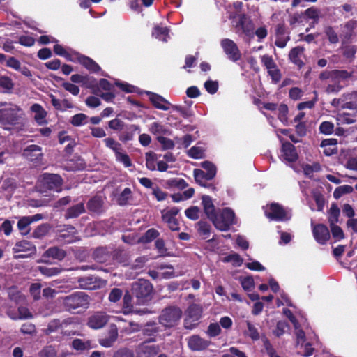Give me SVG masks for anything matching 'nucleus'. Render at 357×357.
<instances>
[{
  "label": "nucleus",
  "mask_w": 357,
  "mask_h": 357,
  "mask_svg": "<svg viewBox=\"0 0 357 357\" xmlns=\"http://www.w3.org/2000/svg\"><path fill=\"white\" fill-rule=\"evenodd\" d=\"M202 307L199 305L192 304L186 311L185 325L188 328H192L195 324L192 322L198 321L202 317Z\"/></svg>",
  "instance_id": "9b49d317"
},
{
  "label": "nucleus",
  "mask_w": 357,
  "mask_h": 357,
  "mask_svg": "<svg viewBox=\"0 0 357 357\" xmlns=\"http://www.w3.org/2000/svg\"><path fill=\"white\" fill-rule=\"evenodd\" d=\"M167 185L169 187H178L179 188H184L186 186V183L184 180L181 178H173L167 181Z\"/></svg>",
  "instance_id": "69168bd1"
},
{
  "label": "nucleus",
  "mask_w": 357,
  "mask_h": 357,
  "mask_svg": "<svg viewBox=\"0 0 357 357\" xmlns=\"http://www.w3.org/2000/svg\"><path fill=\"white\" fill-rule=\"evenodd\" d=\"M188 154L190 158L199 159L204 156V149L200 146H193L188 150Z\"/></svg>",
  "instance_id": "a18cd8bd"
},
{
  "label": "nucleus",
  "mask_w": 357,
  "mask_h": 357,
  "mask_svg": "<svg viewBox=\"0 0 357 357\" xmlns=\"http://www.w3.org/2000/svg\"><path fill=\"white\" fill-rule=\"evenodd\" d=\"M153 290L151 283L146 280H139L132 284V291L139 304H143L151 299Z\"/></svg>",
  "instance_id": "7ed1b4c3"
},
{
  "label": "nucleus",
  "mask_w": 357,
  "mask_h": 357,
  "mask_svg": "<svg viewBox=\"0 0 357 357\" xmlns=\"http://www.w3.org/2000/svg\"><path fill=\"white\" fill-rule=\"evenodd\" d=\"M146 167L151 171L156 170V165L158 161V156L152 151L147 152L145 155Z\"/></svg>",
  "instance_id": "7c9ffc66"
},
{
  "label": "nucleus",
  "mask_w": 357,
  "mask_h": 357,
  "mask_svg": "<svg viewBox=\"0 0 357 357\" xmlns=\"http://www.w3.org/2000/svg\"><path fill=\"white\" fill-rule=\"evenodd\" d=\"M353 187L349 185H344L337 187L333 192V197L337 199L345 194H349L353 192Z\"/></svg>",
  "instance_id": "ea45409f"
},
{
  "label": "nucleus",
  "mask_w": 357,
  "mask_h": 357,
  "mask_svg": "<svg viewBox=\"0 0 357 357\" xmlns=\"http://www.w3.org/2000/svg\"><path fill=\"white\" fill-rule=\"evenodd\" d=\"M281 158L283 160L289 162H294L298 158V154L295 147L291 143H283L282 146Z\"/></svg>",
  "instance_id": "f3484780"
},
{
  "label": "nucleus",
  "mask_w": 357,
  "mask_h": 357,
  "mask_svg": "<svg viewBox=\"0 0 357 357\" xmlns=\"http://www.w3.org/2000/svg\"><path fill=\"white\" fill-rule=\"evenodd\" d=\"M332 236L335 238L336 241H340L344 238V235L342 229L336 225H330Z\"/></svg>",
  "instance_id": "603ef678"
},
{
  "label": "nucleus",
  "mask_w": 357,
  "mask_h": 357,
  "mask_svg": "<svg viewBox=\"0 0 357 357\" xmlns=\"http://www.w3.org/2000/svg\"><path fill=\"white\" fill-rule=\"evenodd\" d=\"M132 197V191L129 188H126L117 198V202L119 205L127 204Z\"/></svg>",
  "instance_id": "72a5a7b5"
},
{
  "label": "nucleus",
  "mask_w": 357,
  "mask_h": 357,
  "mask_svg": "<svg viewBox=\"0 0 357 357\" xmlns=\"http://www.w3.org/2000/svg\"><path fill=\"white\" fill-rule=\"evenodd\" d=\"M214 226L220 231H227L234 223V213L229 208H224L220 214H216L211 220Z\"/></svg>",
  "instance_id": "20e7f679"
},
{
  "label": "nucleus",
  "mask_w": 357,
  "mask_h": 357,
  "mask_svg": "<svg viewBox=\"0 0 357 357\" xmlns=\"http://www.w3.org/2000/svg\"><path fill=\"white\" fill-rule=\"evenodd\" d=\"M31 223V220H30L28 216L22 217L19 220L17 227L22 234L26 235L29 232V226Z\"/></svg>",
  "instance_id": "c9c22d12"
},
{
  "label": "nucleus",
  "mask_w": 357,
  "mask_h": 357,
  "mask_svg": "<svg viewBox=\"0 0 357 357\" xmlns=\"http://www.w3.org/2000/svg\"><path fill=\"white\" fill-rule=\"evenodd\" d=\"M77 61L91 72H97L100 70L99 66L91 59L84 55H77Z\"/></svg>",
  "instance_id": "393cba45"
},
{
  "label": "nucleus",
  "mask_w": 357,
  "mask_h": 357,
  "mask_svg": "<svg viewBox=\"0 0 357 357\" xmlns=\"http://www.w3.org/2000/svg\"><path fill=\"white\" fill-rule=\"evenodd\" d=\"M63 303L68 310L86 308L89 304V298L84 293L78 292L65 297Z\"/></svg>",
  "instance_id": "39448f33"
},
{
  "label": "nucleus",
  "mask_w": 357,
  "mask_h": 357,
  "mask_svg": "<svg viewBox=\"0 0 357 357\" xmlns=\"http://www.w3.org/2000/svg\"><path fill=\"white\" fill-rule=\"evenodd\" d=\"M204 87L209 93L214 94L218 91V84L217 82L208 80L204 83Z\"/></svg>",
  "instance_id": "774afa93"
},
{
  "label": "nucleus",
  "mask_w": 357,
  "mask_h": 357,
  "mask_svg": "<svg viewBox=\"0 0 357 357\" xmlns=\"http://www.w3.org/2000/svg\"><path fill=\"white\" fill-rule=\"evenodd\" d=\"M221 46L230 60L236 61L240 59V51L233 40L228 38L223 39L221 41Z\"/></svg>",
  "instance_id": "9d476101"
},
{
  "label": "nucleus",
  "mask_w": 357,
  "mask_h": 357,
  "mask_svg": "<svg viewBox=\"0 0 357 357\" xmlns=\"http://www.w3.org/2000/svg\"><path fill=\"white\" fill-rule=\"evenodd\" d=\"M54 52L56 54L65 57L67 59H70V54L67 49L59 44H55L54 46Z\"/></svg>",
  "instance_id": "680f3d73"
},
{
  "label": "nucleus",
  "mask_w": 357,
  "mask_h": 357,
  "mask_svg": "<svg viewBox=\"0 0 357 357\" xmlns=\"http://www.w3.org/2000/svg\"><path fill=\"white\" fill-rule=\"evenodd\" d=\"M277 110L278 112V119H279V120L282 123L286 125L287 123V121H288V118H287L288 107H287V106L286 105H284V104H281V105H280L278 106Z\"/></svg>",
  "instance_id": "37998d69"
},
{
  "label": "nucleus",
  "mask_w": 357,
  "mask_h": 357,
  "mask_svg": "<svg viewBox=\"0 0 357 357\" xmlns=\"http://www.w3.org/2000/svg\"><path fill=\"white\" fill-rule=\"evenodd\" d=\"M160 270V277L164 279H169L174 276V272L172 266L161 264L159 266Z\"/></svg>",
  "instance_id": "79ce46f5"
},
{
  "label": "nucleus",
  "mask_w": 357,
  "mask_h": 357,
  "mask_svg": "<svg viewBox=\"0 0 357 357\" xmlns=\"http://www.w3.org/2000/svg\"><path fill=\"white\" fill-rule=\"evenodd\" d=\"M22 116L23 112L19 107L9 104L0 110V123L5 129L10 130L12 126L20 123Z\"/></svg>",
  "instance_id": "f257e3e1"
},
{
  "label": "nucleus",
  "mask_w": 357,
  "mask_h": 357,
  "mask_svg": "<svg viewBox=\"0 0 357 357\" xmlns=\"http://www.w3.org/2000/svg\"><path fill=\"white\" fill-rule=\"evenodd\" d=\"M200 166L206 171L207 173L208 179H212L216 174V167L215 166L209 161L202 162Z\"/></svg>",
  "instance_id": "e433bc0d"
},
{
  "label": "nucleus",
  "mask_w": 357,
  "mask_h": 357,
  "mask_svg": "<svg viewBox=\"0 0 357 357\" xmlns=\"http://www.w3.org/2000/svg\"><path fill=\"white\" fill-rule=\"evenodd\" d=\"M210 342L198 335H192L188 339L189 348L192 351H202L206 349Z\"/></svg>",
  "instance_id": "a211bd4d"
},
{
  "label": "nucleus",
  "mask_w": 357,
  "mask_h": 357,
  "mask_svg": "<svg viewBox=\"0 0 357 357\" xmlns=\"http://www.w3.org/2000/svg\"><path fill=\"white\" fill-rule=\"evenodd\" d=\"M13 251L14 253L29 252L28 254H20L15 256L16 259L25 258L29 257L31 254H35L36 248L30 242L27 241H21L15 244L13 248Z\"/></svg>",
  "instance_id": "f8f14e48"
},
{
  "label": "nucleus",
  "mask_w": 357,
  "mask_h": 357,
  "mask_svg": "<svg viewBox=\"0 0 357 357\" xmlns=\"http://www.w3.org/2000/svg\"><path fill=\"white\" fill-rule=\"evenodd\" d=\"M149 130L153 135H157V137L158 136H162L169 133V130L166 128L162 123L158 121L152 123L149 126Z\"/></svg>",
  "instance_id": "cd10ccee"
},
{
  "label": "nucleus",
  "mask_w": 357,
  "mask_h": 357,
  "mask_svg": "<svg viewBox=\"0 0 357 357\" xmlns=\"http://www.w3.org/2000/svg\"><path fill=\"white\" fill-rule=\"evenodd\" d=\"M31 111L34 114V119L39 125L47 123V112L39 104H33L31 107Z\"/></svg>",
  "instance_id": "aec40b11"
},
{
  "label": "nucleus",
  "mask_w": 357,
  "mask_h": 357,
  "mask_svg": "<svg viewBox=\"0 0 357 357\" xmlns=\"http://www.w3.org/2000/svg\"><path fill=\"white\" fill-rule=\"evenodd\" d=\"M337 141L336 139H326L321 142V146L324 149V153L330 156L337 151Z\"/></svg>",
  "instance_id": "4be33fe9"
},
{
  "label": "nucleus",
  "mask_w": 357,
  "mask_h": 357,
  "mask_svg": "<svg viewBox=\"0 0 357 357\" xmlns=\"http://www.w3.org/2000/svg\"><path fill=\"white\" fill-rule=\"evenodd\" d=\"M80 287L86 289H96L105 285V282L94 276L80 278L78 280Z\"/></svg>",
  "instance_id": "4468645a"
},
{
  "label": "nucleus",
  "mask_w": 357,
  "mask_h": 357,
  "mask_svg": "<svg viewBox=\"0 0 357 357\" xmlns=\"http://www.w3.org/2000/svg\"><path fill=\"white\" fill-rule=\"evenodd\" d=\"M123 291L120 289L114 288L113 289L109 295V300L111 302H117L122 297Z\"/></svg>",
  "instance_id": "338daca9"
},
{
  "label": "nucleus",
  "mask_w": 357,
  "mask_h": 357,
  "mask_svg": "<svg viewBox=\"0 0 357 357\" xmlns=\"http://www.w3.org/2000/svg\"><path fill=\"white\" fill-rule=\"evenodd\" d=\"M303 169L305 175L311 176L313 172L320 171L321 167L318 163H314L312 165L306 164L303 166Z\"/></svg>",
  "instance_id": "5fc2aeb1"
},
{
  "label": "nucleus",
  "mask_w": 357,
  "mask_h": 357,
  "mask_svg": "<svg viewBox=\"0 0 357 357\" xmlns=\"http://www.w3.org/2000/svg\"><path fill=\"white\" fill-rule=\"evenodd\" d=\"M87 116L84 114L80 113L74 115L70 120V123L74 126H80L82 125H84L87 121Z\"/></svg>",
  "instance_id": "49530a36"
},
{
  "label": "nucleus",
  "mask_w": 357,
  "mask_h": 357,
  "mask_svg": "<svg viewBox=\"0 0 357 357\" xmlns=\"http://www.w3.org/2000/svg\"><path fill=\"white\" fill-rule=\"evenodd\" d=\"M72 347L79 351L89 350L96 347L91 340L75 339L71 343Z\"/></svg>",
  "instance_id": "b1692460"
},
{
  "label": "nucleus",
  "mask_w": 357,
  "mask_h": 357,
  "mask_svg": "<svg viewBox=\"0 0 357 357\" xmlns=\"http://www.w3.org/2000/svg\"><path fill=\"white\" fill-rule=\"evenodd\" d=\"M202 200L204 212L207 217L211 220L217 214L213 201L208 195H203Z\"/></svg>",
  "instance_id": "412c9836"
},
{
  "label": "nucleus",
  "mask_w": 357,
  "mask_h": 357,
  "mask_svg": "<svg viewBox=\"0 0 357 357\" xmlns=\"http://www.w3.org/2000/svg\"><path fill=\"white\" fill-rule=\"evenodd\" d=\"M152 35L155 38L163 42H167L169 38L168 28L166 26H160L159 25H157L153 28Z\"/></svg>",
  "instance_id": "bb28decb"
},
{
  "label": "nucleus",
  "mask_w": 357,
  "mask_h": 357,
  "mask_svg": "<svg viewBox=\"0 0 357 357\" xmlns=\"http://www.w3.org/2000/svg\"><path fill=\"white\" fill-rule=\"evenodd\" d=\"M232 19V24L239 31H242L246 35L250 36L252 33V25L249 19L244 15L236 13L234 16H231Z\"/></svg>",
  "instance_id": "0eeeda50"
},
{
  "label": "nucleus",
  "mask_w": 357,
  "mask_h": 357,
  "mask_svg": "<svg viewBox=\"0 0 357 357\" xmlns=\"http://www.w3.org/2000/svg\"><path fill=\"white\" fill-rule=\"evenodd\" d=\"M159 233L154 229H149L145 234L141 238L140 241L143 243H148L155 239Z\"/></svg>",
  "instance_id": "8fccbe9b"
},
{
  "label": "nucleus",
  "mask_w": 357,
  "mask_h": 357,
  "mask_svg": "<svg viewBox=\"0 0 357 357\" xmlns=\"http://www.w3.org/2000/svg\"><path fill=\"white\" fill-rule=\"evenodd\" d=\"M157 139L159 142V143L162 145V148L165 149H172L174 146L173 141L163 136H158L157 137Z\"/></svg>",
  "instance_id": "e2e57ef3"
},
{
  "label": "nucleus",
  "mask_w": 357,
  "mask_h": 357,
  "mask_svg": "<svg viewBox=\"0 0 357 357\" xmlns=\"http://www.w3.org/2000/svg\"><path fill=\"white\" fill-rule=\"evenodd\" d=\"M9 316L13 319H28L31 318V314L29 312V310L24 307H20L18 308V314L17 315H12L9 314Z\"/></svg>",
  "instance_id": "09e8293b"
},
{
  "label": "nucleus",
  "mask_w": 357,
  "mask_h": 357,
  "mask_svg": "<svg viewBox=\"0 0 357 357\" xmlns=\"http://www.w3.org/2000/svg\"><path fill=\"white\" fill-rule=\"evenodd\" d=\"M312 234L315 241L321 245L326 244L330 239V233L328 227L323 224H314L311 222Z\"/></svg>",
  "instance_id": "1a4fd4ad"
},
{
  "label": "nucleus",
  "mask_w": 357,
  "mask_h": 357,
  "mask_svg": "<svg viewBox=\"0 0 357 357\" xmlns=\"http://www.w3.org/2000/svg\"><path fill=\"white\" fill-rule=\"evenodd\" d=\"M118 331L115 326H112L109 331V335L107 338H102L100 340V344L105 347H109L116 340Z\"/></svg>",
  "instance_id": "c756f323"
},
{
  "label": "nucleus",
  "mask_w": 357,
  "mask_h": 357,
  "mask_svg": "<svg viewBox=\"0 0 357 357\" xmlns=\"http://www.w3.org/2000/svg\"><path fill=\"white\" fill-rule=\"evenodd\" d=\"M265 214L268 218L278 221L287 220L291 218V213L277 204L267 205L265 208Z\"/></svg>",
  "instance_id": "423d86ee"
},
{
  "label": "nucleus",
  "mask_w": 357,
  "mask_h": 357,
  "mask_svg": "<svg viewBox=\"0 0 357 357\" xmlns=\"http://www.w3.org/2000/svg\"><path fill=\"white\" fill-rule=\"evenodd\" d=\"M23 155L29 160L39 162L43 155L41 148L37 145H30L24 150Z\"/></svg>",
  "instance_id": "6ab92c4d"
},
{
  "label": "nucleus",
  "mask_w": 357,
  "mask_h": 357,
  "mask_svg": "<svg viewBox=\"0 0 357 357\" xmlns=\"http://www.w3.org/2000/svg\"><path fill=\"white\" fill-rule=\"evenodd\" d=\"M84 211V204L80 203L68 209L66 216L68 218H75Z\"/></svg>",
  "instance_id": "a19ab883"
},
{
  "label": "nucleus",
  "mask_w": 357,
  "mask_h": 357,
  "mask_svg": "<svg viewBox=\"0 0 357 357\" xmlns=\"http://www.w3.org/2000/svg\"><path fill=\"white\" fill-rule=\"evenodd\" d=\"M149 100L154 105V107L158 109L163 111H167L170 109L174 110H179L180 107L176 105H172L169 101L165 100L163 97L153 93H149Z\"/></svg>",
  "instance_id": "ddd939ff"
},
{
  "label": "nucleus",
  "mask_w": 357,
  "mask_h": 357,
  "mask_svg": "<svg viewBox=\"0 0 357 357\" xmlns=\"http://www.w3.org/2000/svg\"><path fill=\"white\" fill-rule=\"evenodd\" d=\"M65 256L66 253L63 250L55 247L49 248L44 254V257H52L58 260L63 259Z\"/></svg>",
  "instance_id": "473e14b6"
},
{
  "label": "nucleus",
  "mask_w": 357,
  "mask_h": 357,
  "mask_svg": "<svg viewBox=\"0 0 357 357\" xmlns=\"http://www.w3.org/2000/svg\"><path fill=\"white\" fill-rule=\"evenodd\" d=\"M305 15L308 19H312L314 21V22H317L319 18L320 12L318 9L312 7L307 9L305 11Z\"/></svg>",
  "instance_id": "13d9d810"
},
{
  "label": "nucleus",
  "mask_w": 357,
  "mask_h": 357,
  "mask_svg": "<svg viewBox=\"0 0 357 357\" xmlns=\"http://www.w3.org/2000/svg\"><path fill=\"white\" fill-rule=\"evenodd\" d=\"M109 321L108 316L102 312H97L91 316L88 321V326L93 329L103 327Z\"/></svg>",
  "instance_id": "dca6fc26"
},
{
  "label": "nucleus",
  "mask_w": 357,
  "mask_h": 357,
  "mask_svg": "<svg viewBox=\"0 0 357 357\" xmlns=\"http://www.w3.org/2000/svg\"><path fill=\"white\" fill-rule=\"evenodd\" d=\"M313 198L316 202L318 211H322L324 206L325 200L323 195L318 191L313 192Z\"/></svg>",
  "instance_id": "052dcab7"
},
{
  "label": "nucleus",
  "mask_w": 357,
  "mask_h": 357,
  "mask_svg": "<svg viewBox=\"0 0 357 357\" xmlns=\"http://www.w3.org/2000/svg\"><path fill=\"white\" fill-rule=\"evenodd\" d=\"M320 132L325 135H330L333 133L334 130V125L331 122L324 121L321 123L319 126Z\"/></svg>",
  "instance_id": "bf43d9fd"
},
{
  "label": "nucleus",
  "mask_w": 357,
  "mask_h": 357,
  "mask_svg": "<svg viewBox=\"0 0 357 357\" xmlns=\"http://www.w3.org/2000/svg\"><path fill=\"white\" fill-rule=\"evenodd\" d=\"M158 352L159 347L149 342H143L137 349V357H154Z\"/></svg>",
  "instance_id": "2eb2a0df"
},
{
  "label": "nucleus",
  "mask_w": 357,
  "mask_h": 357,
  "mask_svg": "<svg viewBox=\"0 0 357 357\" xmlns=\"http://www.w3.org/2000/svg\"><path fill=\"white\" fill-rule=\"evenodd\" d=\"M38 270L43 275L47 277L56 275L61 272V269L58 267L48 268L39 266Z\"/></svg>",
  "instance_id": "c03bdc74"
},
{
  "label": "nucleus",
  "mask_w": 357,
  "mask_h": 357,
  "mask_svg": "<svg viewBox=\"0 0 357 357\" xmlns=\"http://www.w3.org/2000/svg\"><path fill=\"white\" fill-rule=\"evenodd\" d=\"M221 261L224 263H231L234 266H240L243 263L242 258L235 252H231L227 256L222 257Z\"/></svg>",
  "instance_id": "2f4dec72"
},
{
  "label": "nucleus",
  "mask_w": 357,
  "mask_h": 357,
  "mask_svg": "<svg viewBox=\"0 0 357 357\" xmlns=\"http://www.w3.org/2000/svg\"><path fill=\"white\" fill-rule=\"evenodd\" d=\"M104 142L106 146L111 149L115 154L122 149L121 144L112 138H106L105 139Z\"/></svg>",
  "instance_id": "de8ad7c7"
},
{
  "label": "nucleus",
  "mask_w": 357,
  "mask_h": 357,
  "mask_svg": "<svg viewBox=\"0 0 357 357\" xmlns=\"http://www.w3.org/2000/svg\"><path fill=\"white\" fill-rule=\"evenodd\" d=\"M193 174L195 181L199 183H202L204 181H208L207 176V173L205 172V171L199 169H195L193 171Z\"/></svg>",
  "instance_id": "6e6d98bb"
},
{
  "label": "nucleus",
  "mask_w": 357,
  "mask_h": 357,
  "mask_svg": "<svg viewBox=\"0 0 357 357\" xmlns=\"http://www.w3.org/2000/svg\"><path fill=\"white\" fill-rule=\"evenodd\" d=\"M61 176L57 174H43L39 179V183L41 185L56 192L61 191Z\"/></svg>",
  "instance_id": "6e6552de"
},
{
  "label": "nucleus",
  "mask_w": 357,
  "mask_h": 357,
  "mask_svg": "<svg viewBox=\"0 0 357 357\" xmlns=\"http://www.w3.org/2000/svg\"><path fill=\"white\" fill-rule=\"evenodd\" d=\"M199 208L197 206H191L185 210V215L191 220H197L199 216Z\"/></svg>",
  "instance_id": "4d7b16f0"
},
{
  "label": "nucleus",
  "mask_w": 357,
  "mask_h": 357,
  "mask_svg": "<svg viewBox=\"0 0 357 357\" xmlns=\"http://www.w3.org/2000/svg\"><path fill=\"white\" fill-rule=\"evenodd\" d=\"M41 284L40 283H33L30 287V293L35 300L40 298Z\"/></svg>",
  "instance_id": "0e129e2a"
},
{
  "label": "nucleus",
  "mask_w": 357,
  "mask_h": 357,
  "mask_svg": "<svg viewBox=\"0 0 357 357\" xmlns=\"http://www.w3.org/2000/svg\"><path fill=\"white\" fill-rule=\"evenodd\" d=\"M289 56L294 64L301 67L303 65L304 49L301 47H296L291 50Z\"/></svg>",
  "instance_id": "5701e85b"
},
{
  "label": "nucleus",
  "mask_w": 357,
  "mask_h": 357,
  "mask_svg": "<svg viewBox=\"0 0 357 357\" xmlns=\"http://www.w3.org/2000/svg\"><path fill=\"white\" fill-rule=\"evenodd\" d=\"M339 215H340V209L337 207V206L335 204L331 205L330 210H329V215H328V221H329L330 225H335L338 222Z\"/></svg>",
  "instance_id": "58836bf2"
},
{
  "label": "nucleus",
  "mask_w": 357,
  "mask_h": 357,
  "mask_svg": "<svg viewBox=\"0 0 357 357\" xmlns=\"http://www.w3.org/2000/svg\"><path fill=\"white\" fill-rule=\"evenodd\" d=\"M248 331L246 335L250 337L252 340H256L259 338V334L257 329L249 321H246Z\"/></svg>",
  "instance_id": "864d4df0"
},
{
  "label": "nucleus",
  "mask_w": 357,
  "mask_h": 357,
  "mask_svg": "<svg viewBox=\"0 0 357 357\" xmlns=\"http://www.w3.org/2000/svg\"><path fill=\"white\" fill-rule=\"evenodd\" d=\"M70 79L73 83L82 84L87 88H93L95 86L94 79L88 76L74 74L71 76Z\"/></svg>",
  "instance_id": "a878e982"
},
{
  "label": "nucleus",
  "mask_w": 357,
  "mask_h": 357,
  "mask_svg": "<svg viewBox=\"0 0 357 357\" xmlns=\"http://www.w3.org/2000/svg\"><path fill=\"white\" fill-rule=\"evenodd\" d=\"M115 158L116 160L122 163L125 167H130L132 166L131 160L123 149L115 154Z\"/></svg>",
  "instance_id": "f704fd0d"
},
{
  "label": "nucleus",
  "mask_w": 357,
  "mask_h": 357,
  "mask_svg": "<svg viewBox=\"0 0 357 357\" xmlns=\"http://www.w3.org/2000/svg\"><path fill=\"white\" fill-rule=\"evenodd\" d=\"M239 281L245 291H251L255 287V282L252 276L241 277Z\"/></svg>",
  "instance_id": "4c0bfd02"
},
{
  "label": "nucleus",
  "mask_w": 357,
  "mask_h": 357,
  "mask_svg": "<svg viewBox=\"0 0 357 357\" xmlns=\"http://www.w3.org/2000/svg\"><path fill=\"white\" fill-rule=\"evenodd\" d=\"M261 61L262 64L266 67L267 70L270 69H273L277 67L276 63L273 61L271 56L269 55H264L261 57Z\"/></svg>",
  "instance_id": "3c124183"
},
{
  "label": "nucleus",
  "mask_w": 357,
  "mask_h": 357,
  "mask_svg": "<svg viewBox=\"0 0 357 357\" xmlns=\"http://www.w3.org/2000/svg\"><path fill=\"white\" fill-rule=\"evenodd\" d=\"M182 316V311L177 307H168L164 309L159 317V322L165 327L176 326Z\"/></svg>",
  "instance_id": "f03ea898"
},
{
  "label": "nucleus",
  "mask_w": 357,
  "mask_h": 357,
  "mask_svg": "<svg viewBox=\"0 0 357 357\" xmlns=\"http://www.w3.org/2000/svg\"><path fill=\"white\" fill-rule=\"evenodd\" d=\"M180 210L176 207L170 208H165L161 211L162 220L168 223L174 220H176V216L179 213Z\"/></svg>",
  "instance_id": "c85d7f7f"
}]
</instances>
